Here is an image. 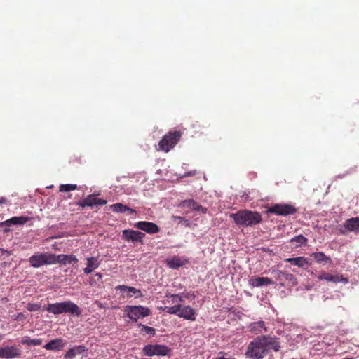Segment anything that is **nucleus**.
I'll use <instances>...</instances> for the list:
<instances>
[{"label":"nucleus","instance_id":"nucleus-1","mask_svg":"<svg viewBox=\"0 0 359 359\" xmlns=\"http://www.w3.org/2000/svg\"><path fill=\"white\" fill-rule=\"evenodd\" d=\"M230 217L233 219L238 225L252 226L262 222V215L255 211L248 210H240L236 213H231Z\"/></svg>","mask_w":359,"mask_h":359},{"label":"nucleus","instance_id":"nucleus-2","mask_svg":"<svg viewBox=\"0 0 359 359\" xmlns=\"http://www.w3.org/2000/svg\"><path fill=\"white\" fill-rule=\"evenodd\" d=\"M263 341L264 339H262V336H259L250 341L245 353L246 358L250 359H263L267 354Z\"/></svg>","mask_w":359,"mask_h":359},{"label":"nucleus","instance_id":"nucleus-3","mask_svg":"<svg viewBox=\"0 0 359 359\" xmlns=\"http://www.w3.org/2000/svg\"><path fill=\"white\" fill-rule=\"evenodd\" d=\"M181 138V133L178 131L169 132L165 135L158 142L159 150L168 152L179 142Z\"/></svg>","mask_w":359,"mask_h":359},{"label":"nucleus","instance_id":"nucleus-4","mask_svg":"<svg viewBox=\"0 0 359 359\" xmlns=\"http://www.w3.org/2000/svg\"><path fill=\"white\" fill-rule=\"evenodd\" d=\"M54 254L50 252H38L29 258L30 265L34 268H39L43 265L54 264Z\"/></svg>","mask_w":359,"mask_h":359},{"label":"nucleus","instance_id":"nucleus-5","mask_svg":"<svg viewBox=\"0 0 359 359\" xmlns=\"http://www.w3.org/2000/svg\"><path fill=\"white\" fill-rule=\"evenodd\" d=\"M171 349L165 345L162 344H148L144 346L142 353L145 356H165L168 355Z\"/></svg>","mask_w":359,"mask_h":359},{"label":"nucleus","instance_id":"nucleus-6","mask_svg":"<svg viewBox=\"0 0 359 359\" xmlns=\"http://www.w3.org/2000/svg\"><path fill=\"white\" fill-rule=\"evenodd\" d=\"M297 211V208L293 205L280 203L272 205L267 210V212L280 216L294 215Z\"/></svg>","mask_w":359,"mask_h":359},{"label":"nucleus","instance_id":"nucleus-7","mask_svg":"<svg viewBox=\"0 0 359 359\" xmlns=\"http://www.w3.org/2000/svg\"><path fill=\"white\" fill-rule=\"evenodd\" d=\"M126 311L128 312V317L135 322H137L138 318L148 316L151 313L149 308L142 306H127Z\"/></svg>","mask_w":359,"mask_h":359},{"label":"nucleus","instance_id":"nucleus-8","mask_svg":"<svg viewBox=\"0 0 359 359\" xmlns=\"http://www.w3.org/2000/svg\"><path fill=\"white\" fill-rule=\"evenodd\" d=\"M107 201L102 198H97L94 194L88 195L86 198L77 202V205L84 208L85 207H93L94 205H104Z\"/></svg>","mask_w":359,"mask_h":359},{"label":"nucleus","instance_id":"nucleus-9","mask_svg":"<svg viewBox=\"0 0 359 359\" xmlns=\"http://www.w3.org/2000/svg\"><path fill=\"white\" fill-rule=\"evenodd\" d=\"M21 355V351L15 346H8L0 348V358L11 359L19 358Z\"/></svg>","mask_w":359,"mask_h":359},{"label":"nucleus","instance_id":"nucleus-10","mask_svg":"<svg viewBox=\"0 0 359 359\" xmlns=\"http://www.w3.org/2000/svg\"><path fill=\"white\" fill-rule=\"evenodd\" d=\"M134 227L144 231L149 234H154L160 231V228L157 224L151 222L141 221L134 224Z\"/></svg>","mask_w":359,"mask_h":359},{"label":"nucleus","instance_id":"nucleus-11","mask_svg":"<svg viewBox=\"0 0 359 359\" xmlns=\"http://www.w3.org/2000/svg\"><path fill=\"white\" fill-rule=\"evenodd\" d=\"M274 274L276 280L279 282L282 285H284L286 281L291 283L293 285L297 284V278L292 273H285L283 271H273L272 272Z\"/></svg>","mask_w":359,"mask_h":359},{"label":"nucleus","instance_id":"nucleus-12","mask_svg":"<svg viewBox=\"0 0 359 359\" xmlns=\"http://www.w3.org/2000/svg\"><path fill=\"white\" fill-rule=\"evenodd\" d=\"M344 230L341 231L342 234L348 232L359 233V217H351L345 221L344 224Z\"/></svg>","mask_w":359,"mask_h":359},{"label":"nucleus","instance_id":"nucleus-13","mask_svg":"<svg viewBox=\"0 0 359 359\" xmlns=\"http://www.w3.org/2000/svg\"><path fill=\"white\" fill-rule=\"evenodd\" d=\"M145 234L142 232L138 231H134V230H123L122 238L123 239L126 241H131L133 242L139 241L142 243L143 238L144 237Z\"/></svg>","mask_w":359,"mask_h":359},{"label":"nucleus","instance_id":"nucleus-14","mask_svg":"<svg viewBox=\"0 0 359 359\" xmlns=\"http://www.w3.org/2000/svg\"><path fill=\"white\" fill-rule=\"evenodd\" d=\"M55 264L59 263L60 265L66 266L67 264H76L78 263L79 260L74 255H65L60 254L56 255L54 254Z\"/></svg>","mask_w":359,"mask_h":359},{"label":"nucleus","instance_id":"nucleus-15","mask_svg":"<svg viewBox=\"0 0 359 359\" xmlns=\"http://www.w3.org/2000/svg\"><path fill=\"white\" fill-rule=\"evenodd\" d=\"M62 304V313H69L77 317L81 315V310L77 304L72 301H65Z\"/></svg>","mask_w":359,"mask_h":359},{"label":"nucleus","instance_id":"nucleus-16","mask_svg":"<svg viewBox=\"0 0 359 359\" xmlns=\"http://www.w3.org/2000/svg\"><path fill=\"white\" fill-rule=\"evenodd\" d=\"M262 337L264 339L263 342L264 344L266 353H268L271 349H273L274 351H279L280 346L277 338L266 335H262Z\"/></svg>","mask_w":359,"mask_h":359},{"label":"nucleus","instance_id":"nucleus-17","mask_svg":"<svg viewBox=\"0 0 359 359\" xmlns=\"http://www.w3.org/2000/svg\"><path fill=\"white\" fill-rule=\"evenodd\" d=\"M318 279L325 280L332 283L344 282V283H347L348 282V280L346 278H343L341 276L339 275H331L325 271H322L318 276Z\"/></svg>","mask_w":359,"mask_h":359},{"label":"nucleus","instance_id":"nucleus-18","mask_svg":"<svg viewBox=\"0 0 359 359\" xmlns=\"http://www.w3.org/2000/svg\"><path fill=\"white\" fill-rule=\"evenodd\" d=\"M30 220V217L20 216V217H13L9 219H7L3 222L0 223V226L3 227L4 226H11V225H22L27 223Z\"/></svg>","mask_w":359,"mask_h":359},{"label":"nucleus","instance_id":"nucleus-19","mask_svg":"<svg viewBox=\"0 0 359 359\" xmlns=\"http://www.w3.org/2000/svg\"><path fill=\"white\" fill-rule=\"evenodd\" d=\"M196 313L195 310L190 306H181V310L178 314V316L186 320L194 321L196 320Z\"/></svg>","mask_w":359,"mask_h":359},{"label":"nucleus","instance_id":"nucleus-20","mask_svg":"<svg viewBox=\"0 0 359 359\" xmlns=\"http://www.w3.org/2000/svg\"><path fill=\"white\" fill-rule=\"evenodd\" d=\"M249 283L252 287H262L269 285L274 283L268 277H252L250 279Z\"/></svg>","mask_w":359,"mask_h":359},{"label":"nucleus","instance_id":"nucleus-21","mask_svg":"<svg viewBox=\"0 0 359 359\" xmlns=\"http://www.w3.org/2000/svg\"><path fill=\"white\" fill-rule=\"evenodd\" d=\"M65 345L62 338H57L47 343L44 348L48 351H60L62 350Z\"/></svg>","mask_w":359,"mask_h":359},{"label":"nucleus","instance_id":"nucleus-22","mask_svg":"<svg viewBox=\"0 0 359 359\" xmlns=\"http://www.w3.org/2000/svg\"><path fill=\"white\" fill-rule=\"evenodd\" d=\"M86 267L83 269V272L86 274H89L93 271L96 269L100 266V262H98L97 257H90L86 258Z\"/></svg>","mask_w":359,"mask_h":359},{"label":"nucleus","instance_id":"nucleus-23","mask_svg":"<svg viewBox=\"0 0 359 359\" xmlns=\"http://www.w3.org/2000/svg\"><path fill=\"white\" fill-rule=\"evenodd\" d=\"M188 262V261L182 257H174L167 261L168 266L173 269H177L180 266H184Z\"/></svg>","mask_w":359,"mask_h":359},{"label":"nucleus","instance_id":"nucleus-24","mask_svg":"<svg viewBox=\"0 0 359 359\" xmlns=\"http://www.w3.org/2000/svg\"><path fill=\"white\" fill-rule=\"evenodd\" d=\"M285 262H289L294 266L299 267H304V266L309 265V259L304 257H297L294 258H287Z\"/></svg>","mask_w":359,"mask_h":359},{"label":"nucleus","instance_id":"nucleus-25","mask_svg":"<svg viewBox=\"0 0 359 359\" xmlns=\"http://www.w3.org/2000/svg\"><path fill=\"white\" fill-rule=\"evenodd\" d=\"M86 351L84 346H76L69 349L65 355V359H72L76 355L82 354Z\"/></svg>","mask_w":359,"mask_h":359},{"label":"nucleus","instance_id":"nucleus-26","mask_svg":"<svg viewBox=\"0 0 359 359\" xmlns=\"http://www.w3.org/2000/svg\"><path fill=\"white\" fill-rule=\"evenodd\" d=\"M116 290L128 292L135 295V297H142L143 294L140 290L136 289L135 287L128 286V285H118L115 287Z\"/></svg>","mask_w":359,"mask_h":359},{"label":"nucleus","instance_id":"nucleus-27","mask_svg":"<svg viewBox=\"0 0 359 359\" xmlns=\"http://www.w3.org/2000/svg\"><path fill=\"white\" fill-rule=\"evenodd\" d=\"M110 209L113 212H121V213H123L126 211L129 212L130 213H133L135 212L133 209H132V208H129L128 206L123 205L121 203H117L111 205Z\"/></svg>","mask_w":359,"mask_h":359},{"label":"nucleus","instance_id":"nucleus-28","mask_svg":"<svg viewBox=\"0 0 359 359\" xmlns=\"http://www.w3.org/2000/svg\"><path fill=\"white\" fill-rule=\"evenodd\" d=\"M250 330L256 334H260L264 331L266 332L267 330L264 322L262 320L251 323Z\"/></svg>","mask_w":359,"mask_h":359},{"label":"nucleus","instance_id":"nucleus-29","mask_svg":"<svg viewBox=\"0 0 359 359\" xmlns=\"http://www.w3.org/2000/svg\"><path fill=\"white\" fill-rule=\"evenodd\" d=\"M46 311L54 315H59L62 313V302L48 304L46 307Z\"/></svg>","mask_w":359,"mask_h":359},{"label":"nucleus","instance_id":"nucleus-30","mask_svg":"<svg viewBox=\"0 0 359 359\" xmlns=\"http://www.w3.org/2000/svg\"><path fill=\"white\" fill-rule=\"evenodd\" d=\"M43 343L42 339H30L28 337H25L21 340V344L28 346H41Z\"/></svg>","mask_w":359,"mask_h":359},{"label":"nucleus","instance_id":"nucleus-31","mask_svg":"<svg viewBox=\"0 0 359 359\" xmlns=\"http://www.w3.org/2000/svg\"><path fill=\"white\" fill-rule=\"evenodd\" d=\"M311 257H313L315 260L320 264L332 262L331 258L327 257L324 252H313L311 254Z\"/></svg>","mask_w":359,"mask_h":359},{"label":"nucleus","instance_id":"nucleus-32","mask_svg":"<svg viewBox=\"0 0 359 359\" xmlns=\"http://www.w3.org/2000/svg\"><path fill=\"white\" fill-rule=\"evenodd\" d=\"M308 239L303 235H298L290 240V243L294 244L295 248H299L302 245H306Z\"/></svg>","mask_w":359,"mask_h":359},{"label":"nucleus","instance_id":"nucleus-33","mask_svg":"<svg viewBox=\"0 0 359 359\" xmlns=\"http://www.w3.org/2000/svg\"><path fill=\"white\" fill-rule=\"evenodd\" d=\"M164 310L169 314H175L178 316L181 310V305L177 304L172 306H165Z\"/></svg>","mask_w":359,"mask_h":359},{"label":"nucleus","instance_id":"nucleus-34","mask_svg":"<svg viewBox=\"0 0 359 359\" xmlns=\"http://www.w3.org/2000/svg\"><path fill=\"white\" fill-rule=\"evenodd\" d=\"M76 189H77L76 184H61L59 187V190L61 192H68V191L76 190Z\"/></svg>","mask_w":359,"mask_h":359},{"label":"nucleus","instance_id":"nucleus-35","mask_svg":"<svg viewBox=\"0 0 359 359\" xmlns=\"http://www.w3.org/2000/svg\"><path fill=\"white\" fill-rule=\"evenodd\" d=\"M27 309L29 311H36L41 309V304L39 303H29L27 305Z\"/></svg>","mask_w":359,"mask_h":359},{"label":"nucleus","instance_id":"nucleus-36","mask_svg":"<svg viewBox=\"0 0 359 359\" xmlns=\"http://www.w3.org/2000/svg\"><path fill=\"white\" fill-rule=\"evenodd\" d=\"M138 325L140 327H142V330H144L147 334H150L152 335H154L155 334L154 328L147 326V325H142L141 323H140Z\"/></svg>","mask_w":359,"mask_h":359},{"label":"nucleus","instance_id":"nucleus-37","mask_svg":"<svg viewBox=\"0 0 359 359\" xmlns=\"http://www.w3.org/2000/svg\"><path fill=\"white\" fill-rule=\"evenodd\" d=\"M170 297L172 299L178 298V300L180 302H184V297H188L187 295H185L184 293H180L177 294H170Z\"/></svg>","mask_w":359,"mask_h":359},{"label":"nucleus","instance_id":"nucleus-38","mask_svg":"<svg viewBox=\"0 0 359 359\" xmlns=\"http://www.w3.org/2000/svg\"><path fill=\"white\" fill-rule=\"evenodd\" d=\"M184 205L188 208H192L194 205H195V201L194 200H186L183 202Z\"/></svg>","mask_w":359,"mask_h":359},{"label":"nucleus","instance_id":"nucleus-39","mask_svg":"<svg viewBox=\"0 0 359 359\" xmlns=\"http://www.w3.org/2000/svg\"><path fill=\"white\" fill-rule=\"evenodd\" d=\"M15 319L18 320H24L26 319V316L23 313H18Z\"/></svg>","mask_w":359,"mask_h":359},{"label":"nucleus","instance_id":"nucleus-40","mask_svg":"<svg viewBox=\"0 0 359 359\" xmlns=\"http://www.w3.org/2000/svg\"><path fill=\"white\" fill-rule=\"evenodd\" d=\"M195 205H196V207H194V210H202L203 212H205L206 211V209L203 208L201 205H199L198 203H197L196 201H195Z\"/></svg>","mask_w":359,"mask_h":359},{"label":"nucleus","instance_id":"nucleus-41","mask_svg":"<svg viewBox=\"0 0 359 359\" xmlns=\"http://www.w3.org/2000/svg\"><path fill=\"white\" fill-rule=\"evenodd\" d=\"M196 174V171L194 172H189L186 174H184V177H188V176H191V175H194Z\"/></svg>","mask_w":359,"mask_h":359},{"label":"nucleus","instance_id":"nucleus-42","mask_svg":"<svg viewBox=\"0 0 359 359\" xmlns=\"http://www.w3.org/2000/svg\"><path fill=\"white\" fill-rule=\"evenodd\" d=\"M6 199L5 198H0V204L6 203Z\"/></svg>","mask_w":359,"mask_h":359},{"label":"nucleus","instance_id":"nucleus-43","mask_svg":"<svg viewBox=\"0 0 359 359\" xmlns=\"http://www.w3.org/2000/svg\"><path fill=\"white\" fill-rule=\"evenodd\" d=\"M95 276H97L98 278V279H102V275L100 273H97L95 274Z\"/></svg>","mask_w":359,"mask_h":359},{"label":"nucleus","instance_id":"nucleus-44","mask_svg":"<svg viewBox=\"0 0 359 359\" xmlns=\"http://www.w3.org/2000/svg\"><path fill=\"white\" fill-rule=\"evenodd\" d=\"M3 339H4V335L3 334H0V341H1Z\"/></svg>","mask_w":359,"mask_h":359},{"label":"nucleus","instance_id":"nucleus-45","mask_svg":"<svg viewBox=\"0 0 359 359\" xmlns=\"http://www.w3.org/2000/svg\"><path fill=\"white\" fill-rule=\"evenodd\" d=\"M194 207H196V205H194L191 208L194 210Z\"/></svg>","mask_w":359,"mask_h":359},{"label":"nucleus","instance_id":"nucleus-46","mask_svg":"<svg viewBox=\"0 0 359 359\" xmlns=\"http://www.w3.org/2000/svg\"><path fill=\"white\" fill-rule=\"evenodd\" d=\"M5 252H6L7 254H10L8 250H4Z\"/></svg>","mask_w":359,"mask_h":359}]
</instances>
